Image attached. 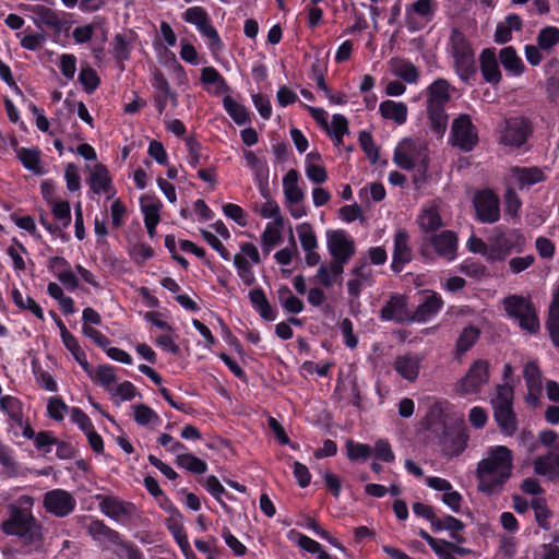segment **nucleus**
Returning <instances> with one entry per match:
<instances>
[{
    "label": "nucleus",
    "mask_w": 559,
    "mask_h": 559,
    "mask_svg": "<svg viewBox=\"0 0 559 559\" xmlns=\"http://www.w3.org/2000/svg\"><path fill=\"white\" fill-rule=\"evenodd\" d=\"M91 190L96 194L108 193L112 190V180L104 164H96L87 179Z\"/></svg>",
    "instance_id": "nucleus-27"
},
{
    "label": "nucleus",
    "mask_w": 559,
    "mask_h": 559,
    "mask_svg": "<svg viewBox=\"0 0 559 559\" xmlns=\"http://www.w3.org/2000/svg\"><path fill=\"white\" fill-rule=\"evenodd\" d=\"M43 507L57 518H66L75 510L76 500L68 490L56 488L44 495Z\"/></svg>",
    "instance_id": "nucleus-9"
},
{
    "label": "nucleus",
    "mask_w": 559,
    "mask_h": 559,
    "mask_svg": "<svg viewBox=\"0 0 559 559\" xmlns=\"http://www.w3.org/2000/svg\"><path fill=\"white\" fill-rule=\"evenodd\" d=\"M450 97V85L444 80H437L428 87L427 108H442Z\"/></svg>",
    "instance_id": "nucleus-29"
},
{
    "label": "nucleus",
    "mask_w": 559,
    "mask_h": 559,
    "mask_svg": "<svg viewBox=\"0 0 559 559\" xmlns=\"http://www.w3.org/2000/svg\"><path fill=\"white\" fill-rule=\"evenodd\" d=\"M417 224L425 234H432L442 226L439 205L436 202L423 206L417 216Z\"/></svg>",
    "instance_id": "nucleus-21"
},
{
    "label": "nucleus",
    "mask_w": 559,
    "mask_h": 559,
    "mask_svg": "<svg viewBox=\"0 0 559 559\" xmlns=\"http://www.w3.org/2000/svg\"><path fill=\"white\" fill-rule=\"evenodd\" d=\"M386 119L403 124L407 119V107L402 102L386 100Z\"/></svg>",
    "instance_id": "nucleus-58"
},
{
    "label": "nucleus",
    "mask_w": 559,
    "mask_h": 559,
    "mask_svg": "<svg viewBox=\"0 0 559 559\" xmlns=\"http://www.w3.org/2000/svg\"><path fill=\"white\" fill-rule=\"evenodd\" d=\"M431 245L439 257L452 261L456 257L457 238L454 233L444 230L431 238Z\"/></svg>",
    "instance_id": "nucleus-23"
},
{
    "label": "nucleus",
    "mask_w": 559,
    "mask_h": 559,
    "mask_svg": "<svg viewBox=\"0 0 559 559\" xmlns=\"http://www.w3.org/2000/svg\"><path fill=\"white\" fill-rule=\"evenodd\" d=\"M87 533L94 540L100 544H110L116 546L121 544L120 534L98 519H93L87 525Z\"/></svg>",
    "instance_id": "nucleus-22"
},
{
    "label": "nucleus",
    "mask_w": 559,
    "mask_h": 559,
    "mask_svg": "<svg viewBox=\"0 0 559 559\" xmlns=\"http://www.w3.org/2000/svg\"><path fill=\"white\" fill-rule=\"evenodd\" d=\"M546 179L543 169L537 167H514L510 170L507 181L508 186L519 187L520 189L530 188L533 185Z\"/></svg>",
    "instance_id": "nucleus-16"
},
{
    "label": "nucleus",
    "mask_w": 559,
    "mask_h": 559,
    "mask_svg": "<svg viewBox=\"0 0 559 559\" xmlns=\"http://www.w3.org/2000/svg\"><path fill=\"white\" fill-rule=\"evenodd\" d=\"M442 452L447 456H459L468 444V435L466 432H457L455 435H445L442 439Z\"/></svg>",
    "instance_id": "nucleus-36"
},
{
    "label": "nucleus",
    "mask_w": 559,
    "mask_h": 559,
    "mask_svg": "<svg viewBox=\"0 0 559 559\" xmlns=\"http://www.w3.org/2000/svg\"><path fill=\"white\" fill-rule=\"evenodd\" d=\"M182 17L187 23L193 24L197 28L200 25L205 24V22L210 19L206 10L199 5L188 8L185 11Z\"/></svg>",
    "instance_id": "nucleus-63"
},
{
    "label": "nucleus",
    "mask_w": 559,
    "mask_h": 559,
    "mask_svg": "<svg viewBox=\"0 0 559 559\" xmlns=\"http://www.w3.org/2000/svg\"><path fill=\"white\" fill-rule=\"evenodd\" d=\"M443 300L435 292H425L423 301L412 314V322L425 323L431 320L442 309Z\"/></svg>",
    "instance_id": "nucleus-17"
},
{
    "label": "nucleus",
    "mask_w": 559,
    "mask_h": 559,
    "mask_svg": "<svg viewBox=\"0 0 559 559\" xmlns=\"http://www.w3.org/2000/svg\"><path fill=\"white\" fill-rule=\"evenodd\" d=\"M523 378L526 393L525 403L536 408L542 404L543 377L538 365L535 361H528L523 368Z\"/></svg>",
    "instance_id": "nucleus-11"
},
{
    "label": "nucleus",
    "mask_w": 559,
    "mask_h": 559,
    "mask_svg": "<svg viewBox=\"0 0 559 559\" xmlns=\"http://www.w3.org/2000/svg\"><path fill=\"white\" fill-rule=\"evenodd\" d=\"M437 0H415L405 7L404 21L412 32L425 28L437 11Z\"/></svg>",
    "instance_id": "nucleus-8"
},
{
    "label": "nucleus",
    "mask_w": 559,
    "mask_h": 559,
    "mask_svg": "<svg viewBox=\"0 0 559 559\" xmlns=\"http://www.w3.org/2000/svg\"><path fill=\"white\" fill-rule=\"evenodd\" d=\"M51 212L53 217L61 223L62 228L69 227L71 224V207L70 203L67 200L62 201H52L51 202Z\"/></svg>",
    "instance_id": "nucleus-53"
},
{
    "label": "nucleus",
    "mask_w": 559,
    "mask_h": 559,
    "mask_svg": "<svg viewBox=\"0 0 559 559\" xmlns=\"http://www.w3.org/2000/svg\"><path fill=\"white\" fill-rule=\"evenodd\" d=\"M536 43L544 51H550L559 44V28L556 26H546L537 35Z\"/></svg>",
    "instance_id": "nucleus-48"
},
{
    "label": "nucleus",
    "mask_w": 559,
    "mask_h": 559,
    "mask_svg": "<svg viewBox=\"0 0 559 559\" xmlns=\"http://www.w3.org/2000/svg\"><path fill=\"white\" fill-rule=\"evenodd\" d=\"M431 128L438 135H443L448 127V116L443 108H427Z\"/></svg>",
    "instance_id": "nucleus-59"
},
{
    "label": "nucleus",
    "mask_w": 559,
    "mask_h": 559,
    "mask_svg": "<svg viewBox=\"0 0 559 559\" xmlns=\"http://www.w3.org/2000/svg\"><path fill=\"white\" fill-rule=\"evenodd\" d=\"M413 312L409 311L404 296H392L386 302V320H395L399 322H412Z\"/></svg>",
    "instance_id": "nucleus-34"
},
{
    "label": "nucleus",
    "mask_w": 559,
    "mask_h": 559,
    "mask_svg": "<svg viewBox=\"0 0 559 559\" xmlns=\"http://www.w3.org/2000/svg\"><path fill=\"white\" fill-rule=\"evenodd\" d=\"M479 337V330L475 326H466L456 341V352L464 354L469 350Z\"/></svg>",
    "instance_id": "nucleus-49"
},
{
    "label": "nucleus",
    "mask_w": 559,
    "mask_h": 559,
    "mask_svg": "<svg viewBox=\"0 0 559 559\" xmlns=\"http://www.w3.org/2000/svg\"><path fill=\"white\" fill-rule=\"evenodd\" d=\"M535 559H559V536L543 544Z\"/></svg>",
    "instance_id": "nucleus-64"
},
{
    "label": "nucleus",
    "mask_w": 559,
    "mask_h": 559,
    "mask_svg": "<svg viewBox=\"0 0 559 559\" xmlns=\"http://www.w3.org/2000/svg\"><path fill=\"white\" fill-rule=\"evenodd\" d=\"M249 299L252 308L267 322L277 318V310L270 304L262 287H255L249 292Z\"/></svg>",
    "instance_id": "nucleus-24"
},
{
    "label": "nucleus",
    "mask_w": 559,
    "mask_h": 559,
    "mask_svg": "<svg viewBox=\"0 0 559 559\" xmlns=\"http://www.w3.org/2000/svg\"><path fill=\"white\" fill-rule=\"evenodd\" d=\"M205 489L212 495L224 509L225 512L229 513V506L222 499L223 493H226L224 486L221 484L219 479L215 475L207 476L205 484Z\"/></svg>",
    "instance_id": "nucleus-52"
},
{
    "label": "nucleus",
    "mask_w": 559,
    "mask_h": 559,
    "mask_svg": "<svg viewBox=\"0 0 559 559\" xmlns=\"http://www.w3.org/2000/svg\"><path fill=\"white\" fill-rule=\"evenodd\" d=\"M16 157L26 169L34 173L39 171L40 151L38 147H21L17 150Z\"/></svg>",
    "instance_id": "nucleus-46"
},
{
    "label": "nucleus",
    "mask_w": 559,
    "mask_h": 559,
    "mask_svg": "<svg viewBox=\"0 0 559 559\" xmlns=\"http://www.w3.org/2000/svg\"><path fill=\"white\" fill-rule=\"evenodd\" d=\"M499 59L506 72L511 76H520L524 73L525 64L512 46L500 50Z\"/></svg>",
    "instance_id": "nucleus-30"
},
{
    "label": "nucleus",
    "mask_w": 559,
    "mask_h": 559,
    "mask_svg": "<svg viewBox=\"0 0 559 559\" xmlns=\"http://www.w3.org/2000/svg\"><path fill=\"white\" fill-rule=\"evenodd\" d=\"M531 507L535 513V520L538 525L543 530L550 528V520L552 518V512L549 510L545 498L543 497H533L531 500Z\"/></svg>",
    "instance_id": "nucleus-39"
},
{
    "label": "nucleus",
    "mask_w": 559,
    "mask_h": 559,
    "mask_svg": "<svg viewBox=\"0 0 559 559\" xmlns=\"http://www.w3.org/2000/svg\"><path fill=\"white\" fill-rule=\"evenodd\" d=\"M312 158L320 159V154L311 152L306 156V175L312 182L323 183L328 179L326 170L322 165L310 163Z\"/></svg>",
    "instance_id": "nucleus-47"
},
{
    "label": "nucleus",
    "mask_w": 559,
    "mask_h": 559,
    "mask_svg": "<svg viewBox=\"0 0 559 559\" xmlns=\"http://www.w3.org/2000/svg\"><path fill=\"white\" fill-rule=\"evenodd\" d=\"M489 362L484 359H477L469 366L465 376L457 380L455 392L461 395L478 394L489 382Z\"/></svg>",
    "instance_id": "nucleus-6"
},
{
    "label": "nucleus",
    "mask_w": 559,
    "mask_h": 559,
    "mask_svg": "<svg viewBox=\"0 0 559 559\" xmlns=\"http://www.w3.org/2000/svg\"><path fill=\"white\" fill-rule=\"evenodd\" d=\"M21 501L28 504L23 508L15 503L8 506V518L0 524L1 532L7 536L19 537L24 545H37L44 542L43 524L32 512L33 498L23 496Z\"/></svg>",
    "instance_id": "nucleus-2"
},
{
    "label": "nucleus",
    "mask_w": 559,
    "mask_h": 559,
    "mask_svg": "<svg viewBox=\"0 0 559 559\" xmlns=\"http://www.w3.org/2000/svg\"><path fill=\"white\" fill-rule=\"evenodd\" d=\"M68 409L69 406L64 403L61 396H51L48 400L47 413L51 419L56 421L63 420L64 412Z\"/></svg>",
    "instance_id": "nucleus-61"
},
{
    "label": "nucleus",
    "mask_w": 559,
    "mask_h": 559,
    "mask_svg": "<svg viewBox=\"0 0 559 559\" xmlns=\"http://www.w3.org/2000/svg\"><path fill=\"white\" fill-rule=\"evenodd\" d=\"M36 24L45 25L53 31L56 35H60L63 31L70 28V22L60 17V14L47 7L39 5L36 10Z\"/></svg>",
    "instance_id": "nucleus-20"
},
{
    "label": "nucleus",
    "mask_w": 559,
    "mask_h": 559,
    "mask_svg": "<svg viewBox=\"0 0 559 559\" xmlns=\"http://www.w3.org/2000/svg\"><path fill=\"white\" fill-rule=\"evenodd\" d=\"M99 508L106 516L118 521L121 518H129L131 515L133 504L123 502L116 497L107 496L99 502Z\"/></svg>",
    "instance_id": "nucleus-26"
},
{
    "label": "nucleus",
    "mask_w": 559,
    "mask_h": 559,
    "mask_svg": "<svg viewBox=\"0 0 559 559\" xmlns=\"http://www.w3.org/2000/svg\"><path fill=\"white\" fill-rule=\"evenodd\" d=\"M493 411L495 421L501 433L512 437L518 431V418L512 407L497 408Z\"/></svg>",
    "instance_id": "nucleus-28"
},
{
    "label": "nucleus",
    "mask_w": 559,
    "mask_h": 559,
    "mask_svg": "<svg viewBox=\"0 0 559 559\" xmlns=\"http://www.w3.org/2000/svg\"><path fill=\"white\" fill-rule=\"evenodd\" d=\"M514 454L507 445H489L475 467L477 490L485 495H495L512 477Z\"/></svg>",
    "instance_id": "nucleus-1"
},
{
    "label": "nucleus",
    "mask_w": 559,
    "mask_h": 559,
    "mask_svg": "<svg viewBox=\"0 0 559 559\" xmlns=\"http://www.w3.org/2000/svg\"><path fill=\"white\" fill-rule=\"evenodd\" d=\"M280 228L281 227L277 225L274 226L273 223L266 224V227L261 235L262 246L266 253L270 252L271 248L282 241V234Z\"/></svg>",
    "instance_id": "nucleus-54"
},
{
    "label": "nucleus",
    "mask_w": 559,
    "mask_h": 559,
    "mask_svg": "<svg viewBox=\"0 0 559 559\" xmlns=\"http://www.w3.org/2000/svg\"><path fill=\"white\" fill-rule=\"evenodd\" d=\"M0 411L3 412L15 425L23 427V403L13 395L0 396Z\"/></svg>",
    "instance_id": "nucleus-32"
},
{
    "label": "nucleus",
    "mask_w": 559,
    "mask_h": 559,
    "mask_svg": "<svg viewBox=\"0 0 559 559\" xmlns=\"http://www.w3.org/2000/svg\"><path fill=\"white\" fill-rule=\"evenodd\" d=\"M474 207L483 223H495L500 217L499 199L490 190H483L475 194Z\"/></svg>",
    "instance_id": "nucleus-12"
},
{
    "label": "nucleus",
    "mask_w": 559,
    "mask_h": 559,
    "mask_svg": "<svg viewBox=\"0 0 559 559\" xmlns=\"http://www.w3.org/2000/svg\"><path fill=\"white\" fill-rule=\"evenodd\" d=\"M394 162L402 168H415L419 174H425L428 165L426 143L419 139L401 141L394 152Z\"/></svg>",
    "instance_id": "nucleus-4"
},
{
    "label": "nucleus",
    "mask_w": 559,
    "mask_h": 559,
    "mask_svg": "<svg viewBox=\"0 0 559 559\" xmlns=\"http://www.w3.org/2000/svg\"><path fill=\"white\" fill-rule=\"evenodd\" d=\"M450 142L465 152L472 151L477 144V131L467 115H462L452 122Z\"/></svg>",
    "instance_id": "nucleus-10"
},
{
    "label": "nucleus",
    "mask_w": 559,
    "mask_h": 559,
    "mask_svg": "<svg viewBox=\"0 0 559 559\" xmlns=\"http://www.w3.org/2000/svg\"><path fill=\"white\" fill-rule=\"evenodd\" d=\"M480 69L487 82L497 84L501 80V72L493 50L486 49L481 52Z\"/></svg>",
    "instance_id": "nucleus-33"
},
{
    "label": "nucleus",
    "mask_w": 559,
    "mask_h": 559,
    "mask_svg": "<svg viewBox=\"0 0 559 559\" xmlns=\"http://www.w3.org/2000/svg\"><path fill=\"white\" fill-rule=\"evenodd\" d=\"M533 467L537 475H542L550 479L559 476V460L551 451L545 455L537 456L533 462Z\"/></svg>",
    "instance_id": "nucleus-35"
},
{
    "label": "nucleus",
    "mask_w": 559,
    "mask_h": 559,
    "mask_svg": "<svg viewBox=\"0 0 559 559\" xmlns=\"http://www.w3.org/2000/svg\"><path fill=\"white\" fill-rule=\"evenodd\" d=\"M431 549L435 551L439 559H454L455 555L468 554L466 548L460 547L443 539H436L435 544L431 545Z\"/></svg>",
    "instance_id": "nucleus-41"
},
{
    "label": "nucleus",
    "mask_w": 559,
    "mask_h": 559,
    "mask_svg": "<svg viewBox=\"0 0 559 559\" xmlns=\"http://www.w3.org/2000/svg\"><path fill=\"white\" fill-rule=\"evenodd\" d=\"M347 456L352 461L367 460L372 452V449L368 444L357 443L353 440H348L346 443Z\"/></svg>",
    "instance_id": "nucleus-62"
},
{
    "label": "nucleus",
    "mask_w": 559,
    "mask_h": 559,
    "mask_svg": "<svg viewBox=\"0 0 559 559\" xmlns=\"http://www.w3.org/2000/svg\"><path fill=\"white\" fill-rule=\"evenodd\" d=\"M412 259V251L408 247V237L404 231H399L394 238V251L391 267L394 272H401L403 266Z\"/></svg>",
    "instance_id": "nucleus-25"
},
{
    "label": "nucleus",
    "mask_w": 559,
    "mask_h": 559,
    "mask_svg": "<svg viewBox=\"0 0 559 559\" xmlns=\"http://www.w3.org/2000/svg\"><path fill=\"white\" fill-rule=\"evenodd\" d=\"M522 27V20L516 14L508 15L503 22L499 23L495 31V41L504 44L512 39V32L520 31Z\"/></svg>",
    "instance_id": "nucleus-37"
},
{
    "label": "nucleus",
    "mask_w": 559,
    "mask_h": 559,
    "mask_svg": "<svg viewBox=\"0 0 559 559\" xmlns=\"http://www.w3.org/2000/svg\"><path fill=\"white\" fill-rule=\"evenodd\" d=\"M133 417L135 423L140 426H146L153 421H160L158 414L145 404H138L133 406Z\"/></svg>",
    "instance_id": "nucleus-51"
},
{
    "label": "nucleus",
    "mask_w": 559,
    "mask_h": 559,
    "mask_svg": "<svg viewBox=\"0 0 559 559\" xmlns=\"http://www.w3.org/2000/svg\"><path fill=\"white\" fill-rule=\"evenodd\" d=\"M83 334L102 348L110 359L126 365H132L133 359L131 355L119 347H110V340L97 329L84 326Z\"/></svg>",
    "instance_id": "nucleus-14"
},
{
    "label": "nucleus",
    "mask_w": 559,
    "mask_h": 559,
    "mask_svg": "<svg viewBox=\"0 0 559 559\" xmlns=\"http://www.w3.org/2000/svg\"><path fill=\"white\" fill-rule=\"evenodd\" d=\"M502 307L507 317L514 320L523 331L530 334L539 331L538 312L530 296L509 295L503 298Z\"/></svg>",
    "instance_id": "nucleus-3"
},
{
    "label": "nucleus",
    "mask_w": 559,
    "mask_h": 559,
    "mask_svg": "<svg viewBox=\"0 0 559 559\" xmlns=\"http://www.w3.org/2000/svg\"><path fill=\"white\" fill-rule=\"evenodd\" d=\"M176 464L194 474H204L207 471V463L191 453L178 454Z\"/></svg>",
    "instance_id": "nucleus-42"
},
{
    "label": "nucleus",
    "mask_w": 559,
    "mask_h": 559,
    "mask_svg": "<svg viewBox=\"0 0 559 559\" xmlns=\"http://www.w3.org/2000/svg\"><path fill=\"white\" fill-rule=\"evenodd\" d=\"M424 357L420 354H405L395 358L393 368L403 379L414 382L419 374Z\"/></svg>",
    "instance_id": "nucleus-18"
},
{
    "label": "nucleus",
    "mask_w": 559,
    "mask_h": 559,
    "mask_svg": "<svg viewBox=\"0 0 559 559\" xmlns=\"http://www.w3.org/2000/svg\"><path fill=\"white\" fill-rule=\"evenodd\" d=\"M390 70L394 75L402 78L408 83L416 82L418 78L416 68L412 63L404 60L392 59L390 63Z\"/></svg>",
    "instance_id": "nucleus-43"
},
{
    "label": "nucleus",
    "mask_w": 559,
    "mask_h": 559,
    "mask_svg": "<svg viewBox=\"0 0 559 559\" xmlns=\"http://www.w3.org/2000/svg\"><path fill=\"white\" fill-rule=\"evenodd\" d=\"M449 411L450 404L448 402L432 400L424 419L425 427L435 432L443 430L447 426Z\"/></svg>",
    "instance_id": "nucleus-19"
},
{
    "label": "nucleus",
    "mask_w": 559,
    "mask_h": 559,
    "mask_svg": "<svg viewBox=\"0 0 559 559\" xmlns=\"http://www.w3.org/2000/svg\"><path fill=\"white\" fill-rule=\"evenodd\" d=\"M297 233L301 247L305 251L314 250L318 247L317 236L309 223H301L297 226Z\"/></svg>",
    "instance_id": "nucleus-50"
},
{
    "label": "nucleus",
    "mask_w": 559,
    "mask_h": 559,
    "mask_svg": "<svg viewBox=\"0 0 559 559\" xmlns=\"http://www.w3.org/2000/svg\"><path fill=\"white\" fill-rule=\"evenodd\" d=\"M78 80L86 94H93L100 85L99 75L90 66L81 68Z\"/></svg>",
    "instance_id": "nucleus-45"
},
{
    "label": "nucleus",
    "mask_w": 559,
    "mask_h": 559,
    "mask_svg": "<svg viewBox=\"0 0 559 559\" xmlns=\"http://www.w3.org/2000/svg\"><path fill=\"white\" fill-rule=\"evenodd\" d=\"M185 144L188 151V163L192 168H197L199 165H204L209 156H203V146L193 135L185 138Z\"/></svg>",
    "instance_id": "nucleus-40"
},
{
    "label": "nucleus",
    "mask_w": 559,
    "mask_h": 559,
    "mask_svg": "<svg viewBox=\"0 0 559 559\" xmlns=\"http://www.w3.org/2000/svg\"><path fill=\"white\" fill-rule=\"evenodd\" d=\"M95 381H97L106 390H110L109 386L117 381L115 373V367L110 365H100L95 371Z\"/></svg>",
    "instance_id": "nucleus-60"
},
{
    "label": "nucleus",
    "mask_w": 559,
    "mask_h": 559,
    "mask_svg": "<svg viewBox=\"0 0 559 559\" xmlns=\"http://www.w3.org/2000/svg\"><path fill=\"white\" fill-rule=\"evenodd\" d=\"M326 246L332 259L348 261L355 254L354 241L343 229L326 231Z\"/></svg>",
    "instance_id": "nucleus-13"
},
{
    "label": "nucleus",
    "mask_w": 559,
    "mask_h": 559,
    "mask_svg": "<svg viewBox=\"0 0 559 559\" xmlns=\"http://www.w3.org/2000/svg\"><path fill=\"white\" fill-rule=\"evenodd\" d=\"M513 386L511 383H502L496 386L495 396L491 400L492 409L513 406Z\"/></svg>",
    "instance_id": "nucleus-44"
},
{
    "label": "nucleus",
    "mask_w": 559,
    "mask_h": 559,
    "mask_svg": "<svg viewBox=\"0 0 559 559\" xmlns=\"http://www.w3.org/2000/svg\"><path fill=\"white\" fill-rule=\"evenodd\" d=\"M431 527L437 531H449V532H460L464 528V524L459 519L452 515H445L442 519L435 516L431 522Z\"/></svg>",
    "instance_id": "nucleus-57"
},
{
    "label": "nucleus",
    "mask_w": 559,
    "mask_h": 559,
    "mask_svg": "<svg viewBox=\"0 0 559 559\" xmlns=\"http://www.w3.org/2000/svg\"><path fill=\"white\" fill-rule=\"evenodd\" d=\"M144 222H160L162 202L155 195L145 194L140 199Z\"/></svg>",
    "instance_id": "nucleus-38"
},
{
    "label": "nucleus",
    "mask_w": 559,
    "mask_h": 559,
    "mask_svg": "<svg viewBox=\"0 0 559 559\" xmlns=\"http://www.w3.org/2000/svg\"><path fill=\"white\" fill-rule=\"evenodd\" d=\"M525 247V238L520 230L507 233L498 230L489 239L488 261H503L513 251H521Z\"/></svg>",
    "instance_id": "nucleus-5"
},
{
    "label": "nucleus",
    "mask_w": 559,
    "mask_h": 559,
    "mask_svg": "<svg viewBox=\"0 0 559 559\" xmlns=\"http://www.w3.org/2000/svg\"><path fill=\"white\" fill-rule=\"evenodd\" d=\"M131 47L124 34H116L112 43V55L118 62L130 58Z\"/></svg>",
    "instance_id": "nucleus-56"
},
{
    "label": "nucleus",
    "mask_w": 559,
    "mask_h": 559,
    "mask_svg": "<svg viewBox=\"0 0 559 559\" xmlns=\"http://www.w3.org/2000/svg\"><path fill=\"white\" fill-rule=\"evenodd\" d=\"M197 29L202 36L209 39V48L212 51H217L222 48L223 41L210 19L205 22V24L200 25Z\"/></svg>",
    "instance_id": "nucleus-55"
},
{
    "label": "nucleus",
    "mask_w": 559,
    "mask_h": 559,
    "mask_svg": "<svg viewBox=\"0 0 559 559\" xmlns=\"http://www.w3.org/2000/svg\"><path fill=\"white\" fill-rule=\"evenodd\" d=\"M223 107L236 124L251 123L252 112L246 106L237 103L231 96L226 95L223 98Z\"/></svg>",
    "instance_id": "nucleus-31"
},
{
    "label": "nucleus",
    "mask_w": 559,
    "mask_h": 559,
    "mask_svg": "<svg viewBox=\"0 0 559 559\" xmlns=\"http://www.w3.org/2000/svg\"><path fill=\"white\" fill-rule=\"evenodd\" d=\"M528 132L525 120L513 118L507 121L500 141L510 148H519L526 142Z\"/></svg>",
    "instance_id": "nucleus-15"
},
{
    "label": "nucleus",
    "mask_w": 559,
    "mask_h": 559,
    "mask_svg": "<svg viewBox=\"0 0 559 559\" xmlns=\"http://www.w3.org/2000/svg\"><path fill=\"white\" fill-rule=\"evenodd\" d=\"M451 53L456 73L462 80H468L474 73V52L464 35L459 31H453L451 35Z\"/></svg>",
    "instance_id": "nucleus-7"
}]
</instances>
